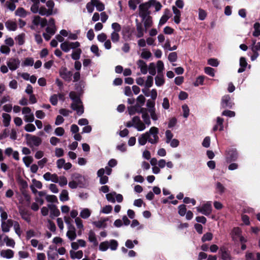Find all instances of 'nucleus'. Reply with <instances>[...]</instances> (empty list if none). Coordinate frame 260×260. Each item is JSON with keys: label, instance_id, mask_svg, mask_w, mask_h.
I'll use <instances>...</instances> for the list:
<instances>
[{"label": "nucleus", "instance_id": "f257e3e1", "mask_svg": "<svg viewBox=\"0 0 260 260\" xmlns=\"http://www.w3.org/2000/svg\"><path fill=\"white\" fill-rule=\"evenodd\" d=\"M159 129L155 126L151 127L149 130L141 134L138 138V143L141 146L145 145L147 142L152 145L157 144L159 140Z\"/></svg>", "mask_w": 260, "mask_h": 260}, {"label": "nucleus", "instance_id": "f03ea898", "mask_svg": "<svg viewBox=\"0 0 260 260\" xmlns=\"http://www.w3.org/2000/svg\"><path fill=\"white\" fill-rule=\"evenodd\" d=\"M69 97L73 102L71 105V108L76 111L78 115H81L84 113V107L79 95L72 91L69 93Z\"/></svg>", "mask_w": 260, "mask_h": 260}, {"label": "nucleus", "instance_id": "7ed1b4c3", "mask_svg": "<svg viewBox=\"0 0 260 260\" xmlns=\"http://www.w3.org/2000/svg\"><path fill=\"white\" fill-rule=\"evenodd\" d=\"M47 25V20L45 18H42L39 16H35L32 20V23L30 25V28L33 30H36L39 26L41 28L45 27Z\"/></svg>", "mask_w": 260, "mask_h": 260}, {"label": "nucleus", "instance_id": "20e7f679", "mask_svg": "<svg viewBox=\"0 0 260 260\" xmlns=\"http://www.w3.org/2000/svg\"><path fill=\"white\" fill-rule=\"evenodd\" d=\"M46 5L47 8L44 6L41 7V11L40 14L42 16H50L53 13V9L54 7V3L52 0H49L46 2Z\"/></svg>", "mask_w": 260, "mask_h": 260}, {"label": "nucleus", "instance_id": "39448f33", "mask_svg": "<svg viewBox=\"0 0 260 260\" xmlns=\"http://www.w3.org/2000/svg\"><path fill=\"white\" fill-rule=\"evenodd\" d=\"M197 211L206 216H209L212 212V202L211 201L206 202L202 207H197L196 208Z\"/></svg>", "mask_w": 260, "mask_h": 260}, {"label": "nucleus", "instance_id": "423d86ee", "mask_svg": "<svg viewBox=\"0 0 260 260\" xmlns=\"http://www.w3.org/2000/svg\"><path fill=\"white\" fill-rule=\"evenodd\" d=\"M59 74L65 81L70 82L72 81L73 73L72 71H69L66 67H61L59 70Z\"/></svg>", "mask_w": 260, "mask_h": 260}, {"label": "nucleus", "instance_id": "0eeeda50", "mask_svg": "<svg viewBox=\"0 0 260 260\" xmlns=\"http://www.w3.org/2000/svg\"><path fill=\"white\" fill-rule=\"evenodd\" d=\"M22 113L24 115V119L25 122L31 123L35 120L34 115L31 112V109L28 107H25L22 108Z\"/></svg>", "mask_w": 260, "mask_h": 260}, {"label": "nucleus", "instance_id": "6e6552de", "mask_svg": "<svg viewBox=\"0 0 260 260\" xmlns=\"http://www.w3.org/2000/svg\"><path fill=\"white\" fill-rule=\"evenodd\" d=\"M20 61L18 58H10L7 60V64L11 71L17 70L20 66Z\"/></svg>", "mask_w": 260, "mask_h": 260}, {"label": "nucleus", "instance_id": "1a4fd4ad", "mask_svg": "<svg viewBox=\"0 0 260 260\" xmlns=\"http://www.w3.org/2000/svg\"><path fill=\"white\" fill-rule=\"evenodd\" d=\"M140 16L145 19L146 17L150 16V12L149 9L150 8V3H146L140 5Z\"/></svg>", "mask_w": 260, "mask_h": 260}, {"label": "nucleus", "instance_id": "9d476101", "mask_svg": "<svg viewBox=\"0 0 260 260\" xmlns=\"http://www.w3.org/2000/svg\"><path fill=\"white\" fill-rule=\"evenodd\" d=\"M133 123L134 124V127L138 131H143L146 127V126L145 125V124L141 120L139 116H134L133 117Z\"/></svg>", "mask_w": 260, "mask_h": 260}, {"label": "nucleus", "instance_id": "9b49d317", "mask_svg": "<svg viewBox=\"0 0 260 260\" xmlns=\"http://www.w3.org/2000/svg\"><path fill=\"white\" fill-rule=\"evenodd\" d=\"M233 105L234 103L229 95H225L222 98L221 106L222 108H232Z\"/></svg>", "mask_w": 260, "mask_h": 260}, {"label": "nucleus", "instance_id": "f8f14e48", "mask_svg": "<svg viewBox=\"0 0 260 260\" xmlns=\"http://www.w3.org/2000/svg\"><path fill=\"white\" fill-rule=\"evenodd\" d=\"M238 157V153L235 149L232 148L226 151V160L228 162L235 161Z\"/></svg>", "mask_w": 260, "mask_h": 260}, {"label": "nucleus", "instance_id": "ddd939ff", "mask_svg": "<svg viewBox=\"0 0 260 260\" xmlns=\"http://www.w3.org/2000/svg\"><path fill=\"white\" fill-rule=\"evenodd\" d=\"M26 138L29 143L35 146H39L42 143L41 139L36 136L26 134Z\"/></svg>", "mask_w": 260, "mask_h": 260}, {"label": "nucleus", "instance_id": "4468645a", "mask_svg": "<svg viewBox=\"0 0 260 260\" xmlns=\"http://www.w3.org/2000/svg\"><path fill=\"white\" fill-rule=\"evenodd\" d=\"M142 110V111H141V113L142 114L143 122L145 124V126L147 125V126H149L151 124L149 113L147 112V109L143 108Z\"/></svg>", "mask_w": 260, "mask_h": 260}, {"label": "nucleus", "instance_id": "2eb2a0df", "mask_svg": "<svg viewBox=\"0 0 260 260\" xmlns=\"http://www.w3.org/2000/svg\"><path fill=\"white\" fill-rule=\"evenodd\" d=\"M13 221L12 219H8L7 221L1 222L2 230L4 233H8L10 231L11 227L13 225Z\"/></svg>", "mask_w": 260, "mask_h": 260}, {"label": "nucleus", "instance_id": "dca6fc26", "mask_svg": "<svg viewBox=\"0 0 260 260\" xmlns=\"http://www.w3.org/2000/svg\"><path fill=\"white\" fill-rule=\"evenodd\" d=\"M48 207L50 211V216L51 218H54L55 217H58L60 215V211L56 205L48 204Z\"/></svg>", "mask_w": 260, "mask_h": 260}, {"label": "nucleus", "instance_id": "f3484780", "mask_svg": "<svg viewBox=\"0 0 260 260\" xmlns=\"http://www.w3.org/2000/svg\"><path fill=\"white\" fill-rule=\"evenodd\" d=\"M144 108L141 107L139 104H136L134 106H131L128 107V112L129 115H133L136 113H141L142 111V109Z\"/></svg>", "mask_w": 260, "mask_h": 260}, {"label": "nucleus", "instance_id": "a211bd4d", "mask_svg": "<svg viewBox=\"0 0 260 260\" xmlns=\"http://www.w3.org/2000/svg\"><path fill=\"white\" fill-rule=\"evenodd\" d=\"M121 34L123 39L125 40H129L131 39L132 32L131 29L128 26H123L122 28Z\"/></svg>", "mask_w": 260, "mask_h": 260}, {"label": "nucleus", "instance_id": "6ab92c4d", "mask_svg": "<svg viewBox=\"0 0 260 260\" xmlns=\"http://www.w3.org/2000/svg\"><path fill=\"white\" fill-rule=\"evenodd\" d=\"M138 68L140 69L142 74L145 75L148 72V67L146 63L143 60L139 59L137 62Z\"/></svg>", "mask_w": 260, "mask_h": 260}, {"label": "nucleus", "instance_id": "aec40b11", "mask_svg": "<svg viewBox=\"0 0 260 260\" xmlns=\"http://www.w3.org/2000/svg\"><path fill=\"white\" fill-rule=\"evenodd\" d=\"M245 260H260V253L247 252L245 254Z\"/></svg>", "mask_w": 260, "mask_h": 260}, {"label": "nucleus", "instance_id": "412c9836", "mask_svg": "<svg viewBox=\"0 0 260 260\" xmlns=\"http://www.w3.org/2000/svg\"><path fill=\"white\" fill-rule=\"evenodd\" d=\"M44 179L47 181H51L54 183H56L57 181V175L56 174H51L47 172L43 175Z\"/></svg>", "mask_w": 260, "mask_h": 260}, {"label": "nucleus", "instance_id": "4be33fe9", "mask_svg": "<svg viewBox=\"0 0 260 260\" xmlns=\"http://www.w3.org/2000/svg\"><path fill=\"white\" fill-rule=\"evenodd\" d=\"M88 241L92 243L93 244V245L94 246H97L99 244L96 235L95 233L92 231L90 230L88 234Z\"/></svg>", "mask_w": 260, "mask_h": 260}, {"label": "nucleus", "instance_id": "5701e85b", "mask_svg": "<svg viewBox=\"0 0 260 260\" xmlns=\"http://www.w3.org/2000/svg\"><path fill=\"white\" fill-rule=\"evenodd\" d=\"M170 17V11L168 9L165 10L164 15L160 18L158 23V26L164 25Z\"/></svg>", "mask_w": 260, "mask_h": 260}, {"label": "nucleus", "instance_id": "b1692460", "mask_svg": "<svg viewBox=\"0 0 260 260\" xmlns=\"http://www.w3.org/2000/svg\"><path fill=\"white\" fill-rule=\"evenodd\" d=\"M109 220L108 218H101L99 221L92 222V224L98 228H105L107 226L106 222Z\"/></svg>", "mask_w": 260, "mask_h": 260}, {"label": "nucleus", "instance_id": "393cba45", "mask_svg": "<svg viewBox=\"0 0 260 260\" xmlns=\"http://www.w3.org/2000/svg\"><path fill=\"white\" fill-rule=\"evenodd\" d=\"M14 252L11 249L2 250L1 252V256L4 258L10 259L14 256Z\"/></svg>", "mask_w": 260, "mask_h": 260}, {"label": "nucleus", "instance_id": "a878e982", "mask_svg": "<svg viewBox=\"0 0 260 260\" xmlns=\"http://www.w3.org/2000/svg\"><path fill=\"white\" fill-rule=\"evenodd\" d=\"M5 26L9 31H15L17 28V24L16 22L9 20L5 22Z\"/></svg>", "mask_w": 260, "mask_h": 260}, {"label": "nucleus", "instance_id": "bb28decb", "mask_svg": "<svg viewBox=\"0 0 260 260\" xmlns=\"http://www.w3.org/2000/svg\"><path fill=\"white\" fill-rule=\"evenodd\" d=\"M75 222L77 229L79 230L78 231V235H81L84 231L83 221L80 217H77L75 219Z\"/></svg>", "mask_w": 260, "mask_h": 260}, {"label": "nucleus", "instance_id": "cd10ccee", "mask_svg": "<svg viewBox=\"0 0 260 260\" xmlns=\"http://www.w3.org/2000/svg\"><path fill=\"white\" fill-rule=\"evenodd\" d=\"M220 252L221 253V256L223 260H231V256L225 247H222L220 248Z\"/></svg>", "mask_w": 260, "mask_h": 260}, {"label": "nucleus", "instance_id": "c85d7f7f", "mask_svg": "<svg viewBox=\"0 0 260 260\" xmlns=\"http://www.w3.org/2000/svg\"><path fill=\"white\" fill-rule=\"evenodd\" d=\"M165 81L163 74H157V76L155 77V85L160 87L165 84Z\"/></svg>", "mask_w": 260, "mask_h": 260}, {"label": "nucleus", "instance_id": "c756f323", "mask_svg": "<svg viewBox=\"0 0 260 260\" xmlns=\"http://www.w3.org/2000/svg\"><path fill=\"white\" fill-rule=\"evenodd\" d=\"M70 257L72 259H81L83 255V253L82 250H78L77 251H75L73 250H71L70 251Z\"/></svg>", "mask_w": 260, "mask_h": 260}, {"label": "nucleus", "instance_id": "7c9ffc66", "mask_svg": "<svg viewBox=\"0 0 260 260\" xmlns=\"http://www.w3.org/2000/svg\"><path fill=\"white\" fill-rule=\"evenodd\" d=\"M91 4L96 7L98 11H103L105 9L104 5L99 0H91Z\"/></svg>", "mask_w": 260, "mask_h": 260}, {"label": "nucleus", "instance_id": "2f4dec72", "mask_svg": "<svg viewBox=\"0 0 260 260\" xmlns=\"http://www.w3.org/2000/svg\"><path fill=\"white\" fill-rule=\"evenodd\" d=\"M247 66V62L245 57H241L240 58V68L238 69V72L239 73L244 72L246 70V68Z\"/></svg>", "mask_w": 260, "mask_h": 260}, {"label": "nucleus", "instance_id": "473e14b6", "mask_svg": "<svg viewBox=\"0 0 260 260\" xmlns=\"http://www.w3.org/2000/svg\"><path fill=\"white\" fill-rule=\"evenodd\" d=\"M3 241H4V243H6V244L7 246L11 247L14 248L15 245V242L14 240L11 238H10L8 236L5 235L3 237Z\"/></svg>", "mask_w": 260, "mask_h": 260}, {"label": "nucleus", "instance_id": "72a5a7b5", "mask_svg": "<svg viewBox=\"0 0 260 260\" xmlns=\"http://www.w3.org/2000/svg\"><path fill=\"white\" fill-rule=\"evenodd\" d=\"M73 178L75 181H76L79 185V187H82L83 185V181H84V177L79 174H74L73 175Z\"/></svg>", "mask_w": 260, "mask_h": 260}, {"label": "nucleus", "instance_id": "f704fd0d", "mask_svg": "<svg viewBox=\"0 0 260 260\" xmlns=\"http://www.w3.org/2000/svg\"><path fill=\"white\" fill-rule=\"evenodd\" d=\"M3 122L5 127H8L10 125V121L11 120V117L10 115L7 113H3Z\"/></svg>", "mask_w": 260, "mask_h": 260}, {"label": "nucleus", "instance_id": "c9c22d12", "mask_svg": "<svg viewBox=\"0 0 260 260\" xmlns=\"http://www.w3.org/2000/svg\"><path fill=\"white\" fill-rule=\"evenodd\" d=\"M15 14L20 17L24 18L27 16V13L23 8L19 7L15 12Z\"/></svg>", "mask_w": 260, "mask_h": 260}, {"label": "nucleus", "instance_id": "e433bc0d", "mask_svg": "<svg viewBox=\"0 0 260 260\" xmlns=\"http://www.w3.org/2000/svg\"><path fill=\"white\" fill-rule=\"evenodd\" d=\"M108 243L109 248L111 250L115 251L117 249L118 246V243L117 240L112 239L108 241Z\"/></svg>", "mask_w": 260, "mask_h": 260}, {"label": "nucleus", "instance_id": "4c0bfd02", "mask_svg": "<svg viewBox=\"0 0 260 260\" xmlns=\"http://www.w3.org/2000/svg\"><path fill=\"white\" fill-rule=\"evenodd\" d=\"M91 214V211L88 208L82 209L80 213V216L83 219H87Z\"/></svg>", "mask_w": 260, "mask_h": 260}, {"label": "nucleus", "instance_id": "58836bf2", "mask_svg": "<svg viewBox=\"0 0 260 260\" xmlns=\"http://www.w3.org/2000/svg\"><path fill=\"white\" fill-rule=\"evenodd\" d=\"M81 53L82 51L80 48L74 50L71 55L72 58L76 61L78 60L80 58Z\"/></svg>", "mask_w": 260, "mask_h": 260}, {"label": "nucleus", "instance_id": "ea45409f", "mask_svg": "<svg viewBox=\"0 0 260 260\" xmlns=\"http://www.w3.org/2000/svg\"><path fill=\"white\" fill-rule=\"evenodd\" d=\"M59 199L62 202L68 201L69 200V193L67 190H62L59 196Z\"/></svg>", "mask_w": 260, "mask_h": 260}, {"label": "nucleus", "instance_id": "a19ab883", "mask_svg": "<svg viewBox=\"0 0 260 260\" xmlns=\"http://www.w3.org/2000/svg\"><path fill=\"white\" fill-rule=\"evenodd\" d=\"M148 3H150V8L151 6L154 7L156 11H159L162 7V6L159 2H156L154 0H150Z\"/></svg>", "mask_w": 260, "mask_h": 260}, {"label": "nucleus", "instance_id": "79ce46f5", "mask_svg": "<svg viewBox=\"0 0 260 260\" xmlns=\"http://www.w3.org/2000/svg\"><path fill=\"white\" fill-rule=\"evenodd\" d=\"M253 28L254 29L252 35L254 37H257L260 36V24L258 22L254 23Z\"/></svg>", "mask_w": 260, "mask_h": 260}, {"label": "nucleus", "instance_id": "37998d69", "mask_svg": "<svg viewBox=\"0 0 260 260\" xmlns=\"http://www.w3.org/2000/svg\"><path fill=\"white\" fill-rule=\"evenodd\" d=\"M31 11L34 13H37L41 11V7H40V3H33V5L31 6L30 8Z\"/></svg>", "mask_w": 260, "mask_h": 260}, {"label": "nucleus", "instance_id": "c03bdc74", "mask_svg": "<svg viewBox=\"0 0 260 260\" xmlns=\"http://www.w3.org/2000/svg\"><path fill=\"white\" fill-rule=\"evenodd\" d=\"M148 71L152 76H154L156 74V65L154 62L149 63L148 67Z\"/></svg>", "mask_w": 260, "mask_h": 260}, {"label": "nucleus", "instance_id": "a18cd8bd", "mask_svg": "<svg viewBox=\"0 0 260 260\" xmlns=\"http://www.w3.org/2000/svg\"><path fill=\"white\" fill-rule=\"evenodd\" d=\"M57 182L56 183H58L61 187L65 186L68 183V180L66 177L62 176L58 177L57 176Z\"/></svg>", "mask_w": 260, "mask_h": 260}, {"label": "nucleus", "instance_id": "49530a36", "mask_svg": "<svg viewBox=\"0 0 260 260\" xmlns=\"http://www.w3.org/2000/svg\"><path fill=\"white\" fill-rule=\"evenodd\" d=\"M111 41L113 43H116L119 42L120 40V36L119 32H112L110 35Z\"/></svg>", "mask_w": 260, "mask_h": 260}, {"label": "nucleus", "instance_id": "de8ad7c7", "mask_svg": "<svg viewBox=\"0 0 260 260\" xmlns=\"http://www.w3.org/2000/svg\"><path fill=\"white\" fill-rule=\"evenodd\" d=\"M116 192L113 191L109 193H107L106 195L107 200L111 203H114L115 202V197Z\"/></svg>", "mask_w": 260, "mask_h": 260}, {"label": "nucleus", "instance_id": "09e8293b", "mask_svg": "<svg viewBox=\"0 0 260 260\" xmlns=\"http://www.w3.org/2000/svg\"><path fill=\"white\" fill-rule=\"evenodd\" d=\"M137 37L138 38H141L144 36V29L141 24L137 25Z\"/></svg>", "mask_w": 260, "mask_h": 260}, {"label": "nucleus", "instance_id": "8fccbe9b", "mask_svg": "<svg viewBox=\"0 0 260 260\" xmlns=\"http://www.w3.org/2000/svg\"><path fill=\"white\" fill-rule=\"evenodd\" d=\"M156 68H157V74H163L164 64L161 60H158L157 62Z\"/></svg>", "mask_w": 260, "mask_h": 260}, {"label": "nucleus", "instance_id": "3c124183", "mask_svg": "<svg viewBox=\"0 0 260 260\" xmlns=\"http://www.w3.org/2000/svg\"><path fill=\"white\" fill-rule=\"evenodd\" d=\"M34 64V60L31 57H27L25 59L22 63V66H32Z\"/></svg>", "mask_w": 260, "mask_h": 260}, {"label": "nucleus", "instance_id": "603ef678", "mask_svg": "<svg viewBox=\"0 0 260 260\" xmlns=\"http://www.w3.org/2000/svg\"><path fill=\"white\" fill-rule=\"evenodd\" d=\"M14 229L16 234L20 237L22 234V231L20 229V225L17 221H14L13 225Z\"/></svg>", "mask_w": 260, "mask_h": 260}, {"label": "nucleus", "instance_id": "864d4df0", "mask_svg": "<svg viewBox=\"0 0 260 260\" xmlns=\"http://www.w3.org/2000/svg\"><path fill=\"white\" fill-rule=\"evenodd\" d=\"M146 106L147 107V112L156 110L155 108V102L153 100H148L146 103Z\"/></svg>", "mask_w": 260, "mask_h": 260}, {"label": "nucleus", "instance_id": "5fc2aeb1", "mask_svg": "<svg viewBox=\"0 0 260 260\" xmlns=\"http://www.w3.org/2000/svg\"><path fill=\"white\" fill-rule=\"evenodd\" d=\"M141 56L144 59H148L151 56V53L149 50L143 49H142Z\"/></svg>", "mask_w": 260, "mask_h": 260}, {"label": "nucleus", "instance_id": "6e6d98bb", "mask_svg": "<svg viewBox=\"0 0 260 260\" xmlns=\"http://www.w3.org/2000/svg\"><path fill=\"white\" fill-rule=\"evenodd\" d=\"M153 84V78L151 76H148L147 77V80L145 82V86L149 88L151 87Z\"/></svg>", "mask_w": 260, "mask_h": 260}, {"label": "nucleus", "instance_id": "4d7b16f0", "mask_svg": "<svg viewBox=\"0 0 260 260\" xmlns=\"http://www.w3.org/2000/svg\"><path fill=\"white\" fill-rule=\"evenodd\" d=\"M186 212V208L185 205L182 204L178 206V214L181 216H184Z\"/></svg>", "mask_w": 260, "mask_h": 260}, {"label": "nucleus", "instance_id": "13d9d810", "mask_svg": "<svg viewBox=\"0 0 260 260\" xmlns=\"http://www.w3.org/2000/svg\"><path fill=\"white\" fill-rule=\"evenodd\" d=\"M60 47L61 49L64 52H68L71 50L70 48L68 41H65L62 42L60 44Z\"/></svg>", "mask_w": 260, "mask_h": 260}, {"label": "nucleus", "instance_id": "bf43d9fd", "mask_svg": "<svg viewBox=\"0 0 260 260\" xmlns=\"http://www.w3.org/2000/svg\"><path fill=\"white\" fill-rule=\"evenodd\" d=\"M67 237L70 241L74 240L77 237V234L75 231H67Z\"/></svg>", "mask_w": 260, "mask_h": 260}, {"label": "nucleus", "instance_id": "052dcab7", "mask_svg": "<svg viewBox=\"0 0 260 260\" xmlns=\"http://www.w3.org/2000/svg\"><path fill=\"white\" fill-rule=\"evenodd\" d=\"M109 249L108 241L101 242L99 245V250L101 251H106Z\"/></svg>", "mask_w": 260, "mask_h": 260}, {"label": "nucleus", "instance_id": "680f3d73", "mask_svg": "<svg viewBox=\"0 0 260 260\" xmlns=\"http://www.w3.org/2000/svg\"><path fill=\"white\" fill-rule=\"evenodd\" d=\"M111 28L113 30V32H119L122 30L121 25L117 22H114L111 25Z\"/></svg>", "mask_w": 260, "mask_h": 260}, {"label": "nucleus", "instance_id": "e2e57ef3", "mask_svg": "<svg viewBox=\"0 0 260 260\" xmlns=\"http://www.w3.org/2000/svg\"><path fill=\"white\" fill-rule=\"evenodd\" d=\"M10 51V48L8 46L4 45H2L0 47V52L3 54L8 55L9 54Z\"/></svg>", "mask_w": 260, "mask_h": 260}, {"label": "nucleus", "instance_id": "0e129e2a", "mask_svg": "<svg viewBox=\"0 0 260 260\" xmlns=\"http://www.w3.org/2000/svg\"><path fill=\"white\" fill-rule=\"evenodd\" d=\"M20 215L23 219H24L27 222H29L30 221V216L27 211H25L24 210L21 211L20 212Z\"/></svg>", "mask_w": 260, "mask_h": 260}, {"label": "nucleus", "instance_id": "69168bd1", "mask_svg": "<svg viewBox=\"0 0 260 260\" xmlns=\"http://www.w3.org/2000/svg\"><path fill=\"white\" fill-rule=\"evenodd\" d=\"M90 50L96 56L99 57L100 56L99 49L97 45H92L90 47Z\"/></svg>", "mask_w": 260, "mask_h": 260}, {"label": "nucleus", "instance_id": "338daca9", "mask_svg": "<svg viewBox=\"0 0 260 260\" xmlns=\"http://www.w3.org/2000/svg\"><path fill=\"white\" fill-rule=\"evenodd\" d=\"M204 72L206 74L211 77H214L215 76V70L213 68L211 67H205L204 69Z\"/></svg>", "mask_w": 260, "mask_h": 260}, {"label": "nucleus", "instance_id": "774afa93", "mask_svg": "<svg viewBox=\"0 0 260 260\" xmlns=\"http://www.w3.org/2000/svg\"><path fill=\"white\" fill-rule=\"evenodd\" d=\"M213 235L211 233H207L204 234L202 238V241L205 242L207 241H210L212 239Z\"/></svg>", "mask_w": 260, "mask_h": 260}]
</instances>
